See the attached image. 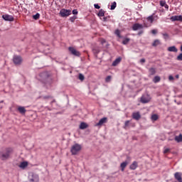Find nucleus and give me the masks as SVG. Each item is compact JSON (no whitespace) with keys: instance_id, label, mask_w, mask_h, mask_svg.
Masks as SVG:
<instances>
[{"instance_id":"nucleus-19","label":"nucleus","mask_w":182,"mask_h":182,"mask_svg":"<svg viewBox=\"0 0 182 182\" xmlns=\"http://www.w3.org/2000/svg\"><path fill=\"white\" fill-rule=\"evenodd\" d=\"M130 127V120H127L124 122V125L123 127L124 129L127 130Z\"/></svg>"},{"instance_id":"nucleus-2","label":"nucleus","mask_w":182,"mask_h":182,"mask_svg":"<svg viewBox=\"0 0 182 182\" xmlns=\"http://www.w3.org/2000/svg\"><path fill=\"white\" fill-rule=\"evenodd\" d=\"M28 180L31 182H39L40 181L39 175L33 172H31L28 175Z\"/></svg>"},{"instance_id":"nucleus-25","label":"nucleus","mask_w":182,"mask_h":182,"mask_svg":"<svg viewBox=\"0 0 182 182\" xmlns=\"http://www.w3.org/2000/svg\"><path fill=\"white\" fill-rule=\"evenodd\" d=\"M130 42V38H125L123 41H122V44L126 46Z\"/></svg>"},{"instance_id":"nucleus-28","label":"nucleus","mask_w":182,"mask_h":182,"mask_svg":"<svg viewBox=\"0 0 182 182\" xmlns=\"http://www.w3.org/2000/svg\"><path fill=\"white\" fill-rule=\"evenodd\" d=\"M105 11L103 9L100 10V12H98V16L102 17L105 16Z\"/></svg>"},{"instance_id":"nucleus-9","label":"nucleus","mask_w":182,"mask_h":182,"mask_svg":"<svg viewBox=\"0 0 182 182\" xmlns=\"http://www.w3.org/2000/svg\"><path fill=\"white\" fill-rule=\"evenodd\" d=\"M107 122V118L105 117L104 118H101L100 119V122L98 123L95 124V127H102L104 124H106Z\"/></svg>"},{"instance_id":"nucleus-21","label":"nucleus","mask_w":182,"mask_h":182,"mask_svg":"<svg viewBox=\"0 0 182 182\" xmlns=\"http://www.w3.org/2000/svg\"><path fill=\"white\" fill-rule=\"evenodd\" d=\"M161 80V77L159 75H156L154 79H153V82L154 83L156 84L158 82H159Z\"/></svg>"},{"instance_id":"nucleus-33","label":"nucleus","mask_w":182,"mask_h":182,"mask_svg":"<svg viewBox=\"0 0 182 182\" xmlns=\"http://www.w3.org/2000/svg\"><path fill=\"white\" fill-rule=\"evenodd\" d=\"M116 6H117V4H116L115 1H114V2L112 4V6H111V9H111L112 11H113L114 9H115Z\"/></svg>"},{"instance_id":"nucleus-32","label":"nucleus","mask_w":182,"mask_h":182,"mask_svg":"<svg viewBox=\"0 0 182 182\" xmlns=\"http://www.w3.org/2000/svg\"><path fill=\"white\" fill-rule=\"evenodd\" d=\"M78 79L81 81H84L85 80V75H83V74H79Z\"/></svg>"},{"instance_id":"nucleus-22","label":"nucleus","mask_w":182,"mask_h":182,"mask_svg":"<svg viewBox=\"0 0 182 182\" xmlns=\"http://www.w3.org/2000/svg\"><path fill=\"white\" fill-rule=\"evenodd\" d=\"M28 166V162L27 161H23L21 163L19 167L21 168L24 169L25 168H26Z\"/></svg>"},{"instance_id":"nucleus-42","label":"nucleus","mask_w":182,"mask_h":182,"mask_svg":"<svg viewBox=\"0 0 182 182\" xmlns=\"http://www.w3.org/2000/svg\"><path fill=\"white\" fill-rule=\"evenodd\" d=\"M168 80H169L170 81H172V80H174V77H173V75H169V76H168Z\"/></svg>"},{"instance_id":"nucleus-31","label":"nucleus","mask_w":182,"mask_h":182,"mask_svg":"<svg viewBox=\"0 0 182 182\" xmlns=\"http://www.w3.org/2000/svg\"><path fill=\"white\" fill-rule=\"evenodd\" d=\"M159 119V117H158V115L157 114H153L152 116H151V120L152 121H157V119Z\"/></svg>"},{"instance_id":"nucleus-8","label":"nucleus","mask_w":182,"mask_h":182,"mask_svg":"<svg viewBox=\"0 0 182 182\" xmlns=\"http://www.w3.org/2000/svg\"><path fill=\"white\" fill-rule=\"evenodd\" d=\"M2 18L4 20H5L6 21H14V16L9 15V14L2 15Z\"/></svg>"},{"instance_id":"nucleus-1","label":"nucleus","mask_w":182,"mask_h":182,"mask_svg":"<svg viewBox=\"0 0 182 182\" xmlns=\"http://www.w3.org/2000/svg\"><path fill=\"white\" fill-rule=\"evenodd\" d=\"M82 150V146L79 144H75L71 147V153L73 155L77 154Z\"/></svg>"},{"instance_id":"nucleus-16","label":"nucleus","mask_w":182,"mask_h":182,"mask_svg":"<svg viewBox=\"0 0 182 182\" xmlns=\"http://www.w3.org/2000/svg\"><path fill=\"white\" fill-rule=\"evenodd\" d=\"M89 125L85 122H81L80 124V129L84 130L87 129Z\"/></svg>"},{"instance_id":"nucleus-6","label":"nucleus","mask_w":182,"mask_h":182,"mask_svg":"<svg viewBox=\"0 0 182 182\" xmlns=\"http://www.w3.org/2000/svg\"><path fill=\"white\" fill-rule=\"evenodd\" d=\"M68 50L70 52V53L75 56L79 57L81 55V53L75 50L73 47H69Z\"/></svg>"},{"instance_id":"nucleus-15","label":"nucleus","mask_w":182,"mask_h":182,"mask_svg":"<svg viewBox=\"0 0 182 182\" xmlns=\"http://www.w3.org/2000/svg\"><path fill=\"white\" fill-rule=\"evenodd\" d=\"M129 162L127 161H123L122 163H121L120 167H121V170L122 171H124L126 167L128 166Z\"/></svg>"},{"instance_id":"nucleus-34","label":"nucleus","mask_w":182,"mask_h":182,"mask_svg":"<svg viewBox=\"0 0 182 182\" xmlns=\"http://www.w3.org/2000/svg\"><path fill=\"white\" fill-rule=\"evenodd\" d=\"M115 34L117 35V36L119 38H122V36L120 35V31L119 30H116L115 31Z\"/></svg>"},{"instance_id":"nucleus-26","label":"nucleus","mask_w":182,"mask_h":182,"mask_svg":"<svg viewBox=\"0 0 182 182\" xmlns=\"http://www.w3.org/2000/svg\"><path fill=\"white\" fill-rule=\"evenodd\" d=\"M150 75H154L156 73V69L154 68H151L149 70Z\"/></svg>"},{"instance_id":"nucleus-23","label":"nucleus","mask_w":182,"mask_h":182,"mask_svg":"<svg viewBox=\"0 0 182 182\" xmlns=\"http://www.w3.org/2000/svg\"><path fill=\"white\" fill-rule=\"evenodd\" d=\"M175 141L177 142H182V134H180L178 136H176Z\"/></svg>"},{"instance_id":"nucleus-50","label":"nucleus","mask_w":182,"mask_h":182,"mask_svg":"<svg viewBox=\"0 0 182 182\" xmlns=\"http://www.w3.org/2000/svg\"><path fill=\"white\" fill-rule=\"evenodd\" d=\"M175 77H176V79H179V75H178V74H177Z\"/></svg>"},{"instance_id":"nucleus-30","label":"nucleus","mask_w":182,"mask_h":182,"mask_svg":"<svg viewBox=\"0 0 182 182\" xmlns=\"http://www.w3.org/2000/svg\"><path fill=\"white\" fill-rule=\"evenodd\" d=\"M41 17V14L39 13H37L36 15L33 16V18L35 20L39 19Z\"/></svg>"},{"instance_id":"nucleus-36","label":"nucleus","mask_w":182,"mask_h":182,"mask_svg":"<svg viewBox=\"0 0 182 182\" xmlns=\"http://www.w3.org/2000/svg\"><path fill=\"white\" fill-rule=\"evenodd\" d=\"M111 79H112V76L108 75L105 79L106 82H109L111 81Z\"/></svg>"},{"instance_id":"nucleus-24","label":"nucleus","mask_w":182,"mask_h":182,"mask_svg":"<svg viewBox=\"0 0 182 182\" xmlns=\"http://www.w3.org/2000/svg\"><path fill=\"white\" fill-rule=\"evenodd\" d=\"M159 45H161V42H160V41L158 40V39H156V40L154 41V43H152V46H153V47H156V46H159Z\"/></svg>"},{"instance_id":"nucleus-5","label":"nucleus","mask_w":182,"mask_h":182,"mask_svg":"<svg viewBox=\"0 0 182 182\" xmlns=\"http://www.w3.org/2000/svg\"><path fill=\"white\" fill-rule=\"evenodd\" d=\"M150 100H151V97H150V95L148 94L144 95L140 98V102L144 104L148 103L149 102H150Z\"/></svg>"},{"instance_id":"nucleus-17","label":"nucleus","mask_w":182,"mask_h":182,"mask_svg":"<svg viewBox=\"0 0 182 182\" xmlns=\"http://www.w3.org/2000/svg\"><path fill=\"white\" fill-rule=\"evenodd\" d=\"M120 62H122V58L119 57L112 63V66H117Z\"/></svg>"},{"instance_id":"nucleus-39","label":"nucleus","mask_w":182,"mask_h":182,"mask_svg":"<svg viewBox=\"0 0 182 182\" xmlns=\"http://www.w3.org/2000/svg\"><path fill=\"white\" fill-rule=\"evenodd\" d=\"M171 151V149H166V148H165L164 149V154H167V153H168V152H170Z\"/></svg>"},{"instance_id":"nucleus-18","label":"nucleus","mask_w":182,"mask_h":182,"mask_svg":"<svg viewBox=\"0 0 182 182\" xmlns=\"http://www.w3.org/2000/svg\"><path fill=\"white\" fill-rule=\"evenodd\" d=\"M168 52H178V49L175 46L168 47Z\"/></svg>"},{"instance_id":"nucleus-46","label":"nucleus","mask_w":182,"mask_h":182,"mask_svg":"<svg viewBox=\"0 0 182 182\" xmlns=\"http://www.w3.org/2000/svg\"><path fill=\"white\" fill-rule=\"evenodd\" d=\"M73 14H77V10L74 9V10L73 11Z\"/></svg>"},{"instance_id":"nucleus-51","label":"nucleus","mask_w":182,"mask_h":182,"mask_svg":"<svg viewBox=\"0 0 182 182\" xmlns=\"http://www.w3.org/2000/svg\"><path fill=\"white\" fill-rule=\"evenodd\" d=\"M180 50L182 52V45L181 46Z\"/></svg>"},{"instance_id":"nucleus-44","label":"nucleus","mask_w":182,"mask_h":182,"mask_svg":"<svg viewBox=\"0 0 182 182\" xmlns=\"http://www.w3.org/2000/svg\"><path fill=\"white\" fill-rule=\"evenodd\" d=\"M151 33L154 34V35L156 34L157 33V30H152Z\"/></svg>"},{"instance_id":"nucleus-14","label":"nucleus","mask_w":182,"mask_h":182,"mask_svg":"<svg viewBox=\"0 0 182 182\" xmlns=\"http://www.w3.org/2000/svg\"><path fill=\"white\" fill-rule=\"evenodd\" d=\"M137 167H138V162L136 161H133L132 164L130 165L129 169L134 171V170H136V169L137 168Z\"/></svg>"},{"instance_id":"nucleus-4","label":"nucleus","mask_w":182,"mask_h":182,"mask_svg":"<svg viewBox=\"0 0 182 182\" xmlns=\"http://www.w3.org/2000/svg\"><path fill=\"white\" fill-rule=\"evenodd\" d=\"M60 14L62 17H68L71 14V10L62 9L60 11Z\"/></svg>"},{"instance_id":"nucleus-47","label":"nucleus","mask_w":182,"mask_h":182,"mask_svg":"<svg viewBox=\"0 0 182 182\" xmlns=\"http://www.w3.org/2000/svg\"><path fill=\"white\" fill-rule=\"evenodd\" d=\"M46 75V73H41V74H40V76L41 77H43V76H45Z\"/></svg>"},{"instance_id":"nucleus-29","label":"nucleus","mask_w":182,"mask_h":182,"mask_svg":"<svg viewBox=\"0 0 182 182\" xmlns=\"http://www.w3.org/2000/svg\"><path fill=\"white\" fill-rule=\"evenodd\" d=\"M92 52L95 55H98V53H100V50L99 48H95L92 49Z\"/></svg>"},{"instance_id":"nucleus-38","label":"nucleus","mask_w":182,"mask_h":182,"mask_svg":"<svg viewBox=\"0 0 182 182\" xmlns=\"http://www.w3.org/2000/svg\"><path fill=\"white\" fill-rule=\"evenodd\" d=\"M166 1H160V5L161 7H164L166 6Z\"/></svg>"},{"instance_id":"nucleus-43","label":"nucleus","mask_w":182,"mask_h":182,"mask_svg":"<svg viewBox=\"0 0 182 182\" xmlns=\"http://www.w3.org/2000/svg\"><path fill=\"white\" fill-rule=\"evenodd\" d=\"M106 43L105 39L102 38L101 39V44L104 45Z\"/></svg>"},{"instance_id":"nucleus-12","label":"nucleus","mask_w":182,"mask_h":182,"mask_svg":"<svg viewBox=\"0 0 182 182\" xmlns=\"http://www.w3.org/2000/svg\"><path fill=\"white\" fill-rule=\"evenodd\" d=\"M141 117V114L139 112L132 113V119L139 121Z\"/></svg>"},{"instance_id":"nucleus-27","label":"nucleus","mask_w":182,"mask_h":182,"mask_svg":"<svg viewBox=\"0 0 182 182\" xmlns=\"http://www.w3.org/2000/svg\"><path fill=\"white\" fill-rule=\"evenodd\" d=\"M146 20H147L149 22H150L151 23H152L154 22V14L151 15V16H149V17L146 18Z\"/></svg>"},{"instance_id":"nucleus-41","label":"nucleus","mask_w":182,"mask_h":182,"mask_svg":"<svg viewBox=\"0 0 182 182\" xmlns=\"http://www.w3.org/2000/svg\"><path fill=\"white\" fill-rule=\"evenodd\" d=\"M94 8H95V9H100L99 4H94Z\"/></svg>"},{"instance_id":"nucleus-13","label":"nucleus","mask_w":182,"mask_h":182,"mask_svg":"<svg viewBox=\"0 0 182 182\" xmlns=\"http://www.w3.org/2000/svg\"><path fill=\"white\" fill-rule=\"evenodd\" d=\"M170 19L171 21H182V16H173Z\"/></svg>"},{"instance_id":"nucleus-20","label":"nucleus","mask_w":182,"mask_h":182,"mask_svg":"<svg viewBox=\"0 0 182 182\" xmlns=\"http://www.w3.org/2000/svg\"><path fill=\"white\" fill-rule=\"evenodd\" d=\"M18 110L21 114H25L26 112V110L23 107H18Z\"/></svg>"},{"instance_id":"nucleus-10","label":"nucleus","mask_w":182,"mask_h":182,"mask_svg":"<svg viewBox=\"0 0 182 182\" xmlns=\"http://www.w3.org/2000/svg\"><path fill=\"white\" fill-rule=\"evenodd\" d=\"M174 178L177 181L182 182V173L180 172H176L174 174Z\"/></svg>"},{"instance_id":"nucleus-45","label":"nucleus","mask_w":182,"mask_h":182,"mask_svg":"<svg viewBox=\"0 0 182 182\" xmlns=\"http://www.w3.org/2000/svg\"><path fill=\"white\" fill-rule=\"evenodd\" d=\"M146 62V60L144 58H142L140 60V63H144Z\"/></svg>"},{"instance_id":"nucleus-37","label":"nucleus","mask_w":182,"mask_h":182,"mask_svg":"<svg viewBox=\"0 0 182 182\" xmlns=\"http://www.w3.org/2000/svg\"><path fill=\"white\" fill-rule=\"evenodd\" d=\"M176 60L181 61L182 60V53H180L177 57H176Z\"/></svg>"},{"instance_id":"nucleus-11","label":"nucleus","mask_w":182,"mask_h":182,"mask_svg":"<svg viewBox=\"0 0 182 182\" xmlns=\"http://www.w3.org/2000/svg\"><path fill=\"white\" fill-rule=\"evenodd\" d=\"M144 28L143 25H141L139 23H135L132 26V30L136 31L139 29H142Z\"/></svg>"},{"instance_id":"nucleus-7","label":"nucleus","mask_w":182,"mask_h":182,"mask_svg":"<svg viewBox=\"0 0 182 182\" xmlns=\"http://www.w3.org/2000/svg\"><path fill=\"white\" fill-rule=\"evenodd\" d=\"M13 63L16 65H20L22 63V58L21 56L15 55L13 57Z\"/></svg>"},{"instance_id":"nucleus-35","label":"nucleus","mask_w":182,"mask_h":182,"mask_svg":"<svg viewBox=\"0 0 182 182\" xmlns=\"http://www.w3.org/2000/svg\"><path fill=\"white\" fill-rule=\"evenodd\" d=\"M163 36H164V38L165 40H167V39L169 38V35H168L167 33H163Z\"/></svg>"},{"instance_id":"nucleus-49","label":"nucleus","mask_w":182,"mask_h":182,"mask_svg":"<svg viewBox=\"0 0 182 182\" xmlns=\"http://www.w3.org/2000/svg\"><path fill=\"white\" fill-rule=\"evenodd\" d=\"M141 34H143V31H139L138 36H141Z\"/></svg>"},{"instance_id":"nucleus-48","label":"nucleus","mask_w":182,"mask_h":182,"mask_svg":"<svg viewBox=\"0 0 182 182\" xmlns=\"http://www.w3.org/2000/svg\"><path fill=\"white\" fill-rule=\"evenodd\" d=\"M164 8H166V9H169V6H168V5H167V4H165Z\"/></svg>"},{"instance_id":"nucleus-40","label":"nucleus","mask_w":182,"mask_h":182,"mask_svg":"<svg viewBox=\"0 0 182 182\" xmlns=\"http://www.w3.org/2000/svg\"><path fill=\"white\" fill-rule=\"evenodd\" d=\"M76 18V16H73L70 18V21L73 23Z\"/></svg>"},{"instance_id":"nucleus-3","label":"nucleus","mask_w":182,"mask_h":182,"mask_svg":"<svg viewBox=\"0 0 182 182\" xmlns=\"http://www.w3.org/2000/svg\"><path fill=\"white\" fill-rule=\"evenodd\" d=\"M12 152V149H6L5 153L1 154L0 155V157L2 160H6L7 159L9 158L10 154Z\"/></svg>"}]
</instances>
